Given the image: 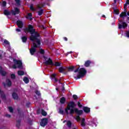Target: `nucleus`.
Instances as JSON below:
<instances>
[{
  "mask_svg": "<svg viewBox=\"0 0 129 129\" xmlns=\"http://www.w3.org/2000/svg\"><path fill=\"white\" fill-rule=\"evenodd\" d=\"M73 98L75 99H77V98H78V97H77V95H74L73 96Z\"/></svg>",
  "mask_w": 129,
  "mask_h": 129,
  "instance_id": "nucleus-40",
  "label": "nucleus"
},
{
  "mask_svg": "<svg viewBox=\"0 0 129 129\" xmlns=\"http://www.w3.org/2000/svg\"><path fill=\"white\" fill-rule=\"evenodd\" d=\"M67 125L69 127H71V125L72 124V123H71V121H68L67 122Z\"/></svg>",
  "mask_w": 129,
  "mask_h": 129,
  "instance_id": "nucleus-21",
  "label": "nucleus"
},
{
  "mask_svg": "<svg viewBox=\"0 0 129 129\" xmlns=\"http://www.w3.org/2000/svg\"><path fill=\"white\" fill-rule=\"evenodd\" d=\"M126 16H129V11L127 12V15L125 12H122L120 14V18H124V17H126Z\"/></svg>",
  "mask_w": 129,
  "mask_h": 129,
  "instance_id": "nucleus-10",
  "label": "nucleus"
},
{
  "mask_svg": "<svg viewBox=\"0 0 129 129\" xmlns=\"http://www.w3.org/2000/svg\"><path fill=\"white\" fill-rule=\"evenodd\" d=\"M42 7H43V5H41V6L38 5L37 6V10H40L41 9V8H42Z\"/></svg>",
  "mask_w": 129,
  "mask_h": 129,
  "instance_id": "nucleus-41",
  "label": "nucleus"
},
{
  "mask_svg": "<svg viewBox=\"0 0 129 129\" xmlns=\"http://www.w3.org/2000/svg\"><path fill=\"white\" fill-rule=\"evenodd\" d=\"M4 44H5V45H10V42H9V41L7 40H4Z\"/></svg>",
  "mask_w": 129,
  "mask_h": 129,
  "instance_id": "nucleus-27",
  "label": "nucleus"
},
{
  "mask_svg": "<svg viewBox=\"0 0 129 129\" xmlns=\"http://www.w3.org/2000/svg\"><path fill=\"white\" fill-rule=\"evenodd\" d=\"M6 116H7V117H11V115L7 114V115H6Z\"/></svg>",
  "mask_w": 129,
  "mask_h": 129,
  "instance_id": "nucleus-47",
  "label": "nucleus"
},
{
  "mask_svg": "<svg viewBox=\"0 0 129 129\" xmlns=\"http://www.w3.org/2000/svg\"><path fill=\"white\" fill-rule=\"evenodd\" d=\"M0 74L2 75V76H5L7 73L4 71H2V68H0Z\"/></svg>",
  "mask_w": 129,
  "mask_h": 129,
  "instance_id": "nucleus-14",
  "label": "nucleus"
},
{
  "mask_svg": "<svg viewBox=\"0 0 129 129\" xmlns=\"http://www.w3.org/2000/svg\"><path fill=\"white\" fill-rule=\"evenodd\" d=\"M55 77H56L55 74H53L51 76L52 79L54 80V82H57L58 80H57V79H56Z\"/></svg>",
  "mask_w": 129,
  "mask_h": 129,
  "instance_id": "nucleus-13",
  "label": "nucleus"
},
{
  "mask_svg": "<svg viewBox=\"0 0 129 129\" xmlns=\"http://www.w3.org/2000/svg\"><path fill=\"white\" fill-rule=\"evenodd\" d=\"M40 54H44V53H45V51H44V50L43 49H40Z\"/></svg>",
  "mask_w": 129,
  "mask_h": 129,
  "instance_id": "nucleus-34",
  "label": "nucleus"
},
{
  "mask_svg": "<svg viewBox=\"0 0 129 129\" xmlns=\"http://www.w3.org/2000/svg\"><path fill=\"white\" fill-rule=\"evenodd\" d=\"M0 94L1 95L2 98H5V97H6V96L5 95V94H4V92L1 91V90H0Z\"/></svg>",
  "mask_w": 129,
  "mask_h": 129,
  "instance_id": "nucleus-18",
  "label": "nucleus"
},
{
  "mask_svg": "<svg viewBox=\"0 0 129 129\" xmlns=\"http://www.w3.org/2000/svg\"><path fill=\"white\" fill-rule=\"evenodd\" d=\"M44 58L45 59L44 64H45V65H50L51 66H53V65H54V66H60V63L58 62H55L54 63H53V61H52V59H51V58H48V57H46L45 56L44 57Z\"/></svg>",
  "mask_w": 129,
  "mask_h": 129,
  "instance_id": "nucleus-4",
  "label": "nucleus"
},
{
  "mask_svg": "<svg viewBox=\"0 0 129 129\" xmlns=\"http://www.w3.org/2000/svg\"><path fill=\"white\" fill-rule=\"evenodd\" d=\"M22 40L23 42H25L27 41V37L23 36L22 37Z\"/></svg>",
  "mask_w": 129,
  "mask_h": 129,
  "instance_id": "nucleus-26",
  "label": "nucleus"
},
{
  "mask_svg": "<svg viewBox=\"0 0 129 129\" xmlns=\"http://www.w3.org/2000/svg\"><path fill=\"white\" fill-rule=\"evenodd\" d=\"M27 19H29V20H32V14L29 13L27 17Z\"/></svg>",
  "mask_w": 129,
  "mask_h": 129,
  "instance_id": "nucleus-22",
  "label": "nucleus"
},
{
  "mask_svg": "<svg viewBox=\"0 0 129 129\" xmlns=\"http://www.w3.org/2000/svg\"><path fill=\"white\" fill-rule=\"evenodd\" d=\"M125 34H126V37H127V38H129V32L126 31Z\"/></svg>",
  "mask_w": 129,
  "mask_h": 129,
  "instance_id": "nucleus-39",
  "label": "nucleus"
},
{
  "mask_svg": "<svg viewBox=\"0 0 129 129\" xmlns=\"http://www.w3.org/2000/svg\"><path fill=\"white\" fill-rule=\"evenodd\" d=\"M15 2L18 6H20V0H15Z\"/></svg>",
  "mask_w": 129,
  "mask_h": 129,
  "instance_id": "nucleus-37",
  "label": "nucleus"
},
{
  "mask_svg": "<svg viewBox=\"0 0 129 129\" xmlns=\"http://www.w3.org/2000/svg\"><path fill=\"white\" fill-rule=\"evenodd\" d=\"M8 108L10 112H13V108L12 107H9Z\"/></svg>",
  "mask_w": 129,
  "mask_h": 129,
  "instance_id": "nucleus-38",
  "label": "nucleus"
},
{
  "mask_svg": "<svg viewBox=\"0 0 129 129\" xmlns=\"http://www.w3.org/2000/svg\"><path fill=\"white\" fill-rule=\"evenodd\" d=\"M24 31L25 33L29 32L31 34L30 40L33 42V44L30 50V52L31 55H33L36 52V48L40 47V45H41V40H40L39 33L36 32V30L33 28V26L31 25H29L28 28H26Z\"/></svg>",
  "mask_w": 129,
  "mask_h": 129,
  "instance_id": "nucleus-1",
  "label": "nucleus"
},
{
  "mask_svg": "<svg viewBox=\"0 0 129 129\" xmlns=\"http://www.w3.org/2000/svg\"><path fill=\"white\" fill-rule=\"evenodd\" d=\"M4 85L5 87H10L12 85V82L10 80H7L6 83H4Z\"/></svg>",
  "mask_w": 129,
  "mask_h": 129,
  "instance_id": "nucleus-9",
  "label": "nucleus"
},
{
  "mask_svg": "<svg viewBox=\"0 0 129 129\" xmlns=\"http://www.w3.org/2000/svg\"><path fill=\"white\" fill-rule=\"evenodd\" d=\"M48 123V119L47 118H43L41 120L40 125L41 126H45Z\"/></svg>",
  "mask_w": 129,
  "mask_h": 129,
  "instance_id": "nucleus-8",
  "label": "nucleus"
},
{
  "mask_svg": "<svg viewBox=\"0 0 129 129\" xmlns=\"http://www.w3.org/2000/svg\"><path fill=\"white\" fill-rule=\"evenodd\" d=\"M66 122V121H63V122Z\"/></svg>",
  "mask_w": 129,
  "mask_h": 129,
  "instance_id": "nucleus-52",
  "label": "nucleus"
},
{
  "mask_svg": "<svg viewBox=\"0 0 129 129\" xmlns=\"http://www.w3.org/2000/svg\"><path fill=\"white\" fill-rule=\"evenodd\" d=\"M83 110L86 112V113H88L90 111V108L87 107H84L83 108Z\"/></svg>",
  "mask_w": 129,
  "mask_h": 129,
  "instance_id": "nucleus-12",
  "label": "nucleus"
},
{
  "mask_svg": "<svg viewBox=\"0 0 129 129\" xmlns=\"http://www.w3.org/2000/svg\"><path fill=\"white\" fill-rule=\"evenodd\" d=\"M126 5H129V0H127L126 2V4L124 5V10H126Z\"/></svg>",
  "mask_w": 129,
  "mask_h": 129,
  "instance_id": "nucleus-25",
  "label": "nucleus"
},
{
  "mask_svg": "<svg viewBox=\"0 0 129 129\" xmlns=\"http://www.w3.org/2000/svg\"><path fill=\"white\" fill-rule=\"evenodd\" d=\"M12 96L14 99H18L19 98V96L16 93H13Z\"/></svg>",
  "mask_w": 129,
  "mask_h": 129,
  "instance_id": "nucleus-15",
  "label": "nucleus"
},
{
  "mask_svg": "<svg viewBox=\"0 0 129 129\" xmlns=\"http://www.w3.org/2000/svg\"><path fill=\"white\" fill-rule=\"evenodd\" d=\"M19 13L20 10H19V9H18L17 8H14V10H12L11 12H9L8 10L4 11V15H5L6 16H10L11 14H12V15L16 16V15H18V14Z\"/></svg>",
  "mask_w": 129,
  "mask_h": 129,
  "instance_id": "nucleus-6",
  "label": "nucleus"
},
{
  "mask_svg": "<svg viewBox=\"0 0 129 129\" xmlns=\"http://www.w3.org/2000/svg\"><path fill=\"white\" fill-rule=\"evenodd\" d=\"M76 120H77V121H80V117L79 116H77L76 117Z\"/></svg>",
  "mask_w": 129,
  "mask_h": 129,
  "instance_id": "nucleus-32",
  "label": "nucleus"
},
{
  "mask_svg": "<svg viewBox=\"0 0 129 129\" xmlns=\"http://www.w3.org/2000/svg\"><path fill=\"white\" fill-rule=\"evenodd\" d=\"M18 75L22 76V75H24V74H25V73L24 72V71H19L18 72Z\"/></svg>",
  "mask_w": 129,
  "mask_h": 129,
  "instance_id": "nucleus-20",
  "label": "nucleus"
},
{
  "mask_svg": "<svg viewBox=\"0 0 129 129\" xmlns=\"http://www.w3.org/2000/svg\"><path fill=\"white\" fill-rule=\"evenodd\" d=\"M35 93H36V94H37V95H40V92H39L38 91H35Z\"/></svg>",
  "mask_w": 129,
  "mask_h": 129,
  "instance_id": "nucleus-43",
  "label": "nucleus"
},
{
  "mask_svg": "<svg viewBox=\"0 0 129 129\" xmlns=\"http://www.w3.org/2000/svg\"><path fill=\"white\" fill-rule=\"evenodd\" d=\"M41 114H42V115L44 116H46V115H47V112L44 111V110L41 109Z\"/></svg>",
  "mask_w": 129,
  "mask_h": 129,
  "instance_id": "nucleus-19",
  "label": "nucleus"
},
{
  "mask_svg": "<svg viewBox=\"0 0 129 129\" xmlns=\"http://www.w3.org/2000/svg\"><path fill=\"white\" fill-rule=\"evenodd\" d=\"M78 105L79 107H81V106H82V105H81V104H80V102H78Z\"/></svg>",
  "mask_w": 129,
  "mask_h": 129,
  "instance_id": "nucleus-44",
  "label": "nucleus"
},
{
  "mask_svg": "<svg viewBox=\"0 0 129 129\" xmlns=\"http://www.w3.org/2000/svg\"><path fill=\"white\" fill-rule=\"evenodd\" d=\"M17 26H18V27L19 28H22L23 27V22L20 20H18L17 22Z\"/></svg>",
  "mask_w": 129,
  "mask_h": 129,
  "instance_id": "nucleus-11",
  "label": "nucleus"
},
{
  "mask_svg": "<svg viewBox=\"0 0 129 129\" xmlns=\"http://www.w3.org/2000/svg\"><path fill=\"white\" fill-rule=\"evenodd\" d=\"M43 14V10L41 9L40 10L38 11V15L41 16V15Z\"/></svg>",
  "mask_w": 129,
  "mask_h": 129,
  "instance_id": "nucleus-29",
  "label": "nucleus"
},
{
  "mask_svg": "<svg viewBox=\"0 0 129 129\" xmlns=\"http://www.w3.org/2000/svg\"><path fill=\"white\" fill-rule=\"evenodd\" d=\"M92 126H96V125L95 124V122H93Z\"/></svg>",
  "mask_w": 129,
  "mask_h": 129,
  "instance_id": "nucleus-45",
  "label": "nucleus"
},
{
  "mask_svg": "<svg viewBox=\"0 0 129 129\" xmlns=\"http://www.w3.org/2000/svg\"><path fill=\"white\" fill-rule=\"evenodd\" d=\"M90 64V61L88 60L85 62V66L86 67H88V66H89Z\"/></svg>",
  "mask_w": 129,
  "mask_h": 129,
  "instance_id": "nucleus-24",
  "label": "nucleus"
},
{
  "mask_svg": "<svg viewBox=\"0 0 129 129\" xmlns=\"http://www.w3.org/2000/svg\"><path fill=\"white\" fill-rule=\"evenodd\" d=\"M74 106H75V104L74 103V102H71L68 105V106L65 110L67 114H69V113L68 110H70V113H71V114H72V113H74V112H76L77 114L79 115L82 114V113H83V110H79L77 108H74Z\"/></svg>",
  "mask_w": 129,
  "mask_h": 129,
  "instance_id": "nucleus-2",
  "label": "nucleus"
},
{
  "mask_svg": "<svg viewBox=\"0 0 129 129\" xmlns=\"http://www.w3.org/2000/svg\"><path fill=\"white\" fill-rule=\"evenodd\" d=\"M126 27H127V24H126L125 22L120 21L118 24V29H125Z\"/></svg>",
  "mask_w": 129,
  "mask_h": 129,
  "instance_id": "nucleus-7",
  "label": "nucleus"
},
{
  "mask_svg": "<svg viewBox=\"0 0 129 129\" xmlns=\"http://www.w3.org/2000/svg\"><path fill=\"white\" fill-rule=\"evenodd\" d=\"M74 68H75V67L74 66H72V67H70L69 69V70H74Z\"/></svg>",
  "mask_w": 129,
  "mask_h": 129,
  "instance_id": "nucleus-36",
  "label": "nucleus"
},
{
  "mask_svg": "<svg viewBox=\"0 0 129 129\" xmlns=\"http://www.w3.org/2000/svg\"><path fill=\"white\" fill-rule=\"evenodd\" d=\"M127 21H129V17L127 18Z\"/></svg>",
  "mask_w": 129,
  "mask_h": 129,
  "instance_id": "nucleus-50",
  "label": "nucleus"
},
{
  "mask_svg": "<svg viewBox=\"0 0 129 129\" xmlns=\"http://www.w3.org/2000/svg\"><path fill=\"white\" fill-rule=\"evenodd\" d=\"M59 113H60V114H63V110L59 109Z\"/></svg>",
  "mask_w": 129,
  "mask_h": 129,
  "instance_id": "nucleus-42",
  "label": "nucleus"
},
{
  "mask_svg": "<svg viewBox=\"0 0 129 129\" xmlns=\"http://www.w3.org/2000/svg\"><path fill=\"white\" fill-rule=\"evenodd\" d=\"M23 81L25 82V83H29V79H28L27 77H24L23 79Z\"/></svg>",
  "mask_w": 129,
  "mask_h": 129,
  "instance_id": "nucleus-17",
  "label": "nucleus"
},
{
  "mask_svg": "<svg viewBox=\"0 0 129 129\" xmlns=\"http://www.w3.org/2000/svg\"><path fill=\"white\" fill-rule=\"evenodd\" d=\"M64 40L65 41H67V37H64Z\"/></svg>",
  "mask_w": 129,
  "mask_h": 129,
  "instance_id": "nucleus-48",
  "label": "nucleus"
},
{
  "mask_svg": "<svg viewBox=\"0 0 129 129\" xmlns=\"http://www.w3.org/2000/svg\"><path fill=\"white\" fill-rule=\"evenodd\" d=\"M102 17V18H105V15H103Z\"/></svg>",
  "mask_w": 129,
  "mask_h": 129,
  "instance_id": "nucleus-49",
  "label": "nucleus"
},
{
  "mask_svg": "<svg viewBox=\"0 0 129 129\" xmlns=\"http://www.w3.org/2000/svg\"><path fill=\"white\" fill-rule=\"evenodd\" d=\"M74 72L76 73L74 75V78H75V79H79L81 78V77H83V76L86 74V70L84 68H81L80 70L79 68H78Z\"/></svg>",
  "mask_w": 129,
  "mask_h": 129,
  "instance_id": "nucleus-3",
  "label": "nucleus"
},
{
  "mask_svg": "<svg viewBox=\"0 0 129 129\" xmlns=\"http://www.w3.org/2000/svg\"><path fill=\"white\" fill-rule=\"evenodd\" d=\"M114 13L116 14V15H118L119 14V12H118V10L117 9H114Z\"/></svg>",
  "mask_w": 129,
  "mask_h": 129,
  "instance_id": "nucleus-28",
  "label": "nucleus"
},
{
  "mask_svg": "<svg viewBox=\"0 0 129 129\" xmlns=\"http://www.w3.org/2000/svg\"><path fill=\"white\" fill-rule=\"evenodd\" d=\"M3 7H6L7 6V2L6 1H4L2 3Z\"/></svg>",
  "mask_w": 129,
  "mask_h": 129,
  "instance_id": "nucleus-33",
  "label": "nucleus"
},
{
  "mask_svg": "<svg viewBox=\"0 0 129 129\" xmlns=\"http://www.w3.org/2000/svg\"><path fill=\"white\" fill-rule=\"evenodd\" d=\"M59 72H63L64 71V69L63 67H60L59 68Z\"/></svg>",
  "mask_w": 129,
  "mask_h": 129,
  "instance_id": "nucleus-31",
  "label": "nucleus"
},
{
  "mask_svg": "<svg viewBox=\"0 0 129 129\" xmlns=\"http://www.w3.org/2000/svg\"><path fill=\"white\" fill-rule=\"evenodd\" d=\"M81 125L82 126H85V119L82 118L81 121Z\"/></svg>",
  "mask_w": 129,
  "mask_h": 129,
  "instance_id": "nucleus-16",
  "label": "nucleus"
},
{
  "mask_svg": "<svg viewBox=\"0 0 129 129\" xmlns=\"http://www.w3.org/2000/svg\"><path fill=\"white\" fill-rule=\"evenodd\" d=\"M11 78L12 79H15V78H16V75H15L14 74H12L11 75Z\"/></svg>",
  "mask_w": 129,
  "mask_h": 129,
  "instance_id": "nucleus-35",
  "label": "nucleus"
},
{
  "mask_svg": "<svg viewBox=\"0 0 129 129\" xmlns=\"http://www.w3.org/2000/svg\"><path fill=\"white\" fill-rule=\"evenodd\" d=\"M2 58V55H0V59Z\"/></svg>",
  "mask_w": 129,
  "mask_h": 129,
  "instance_id": "nucleus-51",
  "label": "nucleus"
},
{
  "mask_svg": "<svg viewBox=\"0 0 129 129\" xmlns=\"http://www.w3.org/2000/svg\"><path fill=\"white\" fill-rule=\"evenodd\" d=\"M13 62L14 64L12 68L14 69H16V68L23 69V63H22V61L14 59Z\"/></svg>",
  "mask_w": 129,
  "mask_h": 129,
  "instance_id": "nucleus-5",
  "label": "nucleus"
},
{
  "mask_svg": "<svg viewBox=\"0 0 129 129\" xmlns=\"http://www.w3.org/2000/svg\"><path fill=\"white\" fill-rule=\"evenodd\" d=\"M16 32H21V30H20L19 28H17L16 29Z\"/></svg>",
  "mask_w": 129,
  "mask_h": 129,
  "instance_id": "nucleus-46",
  "label": "nucleus"
},
{
  "mask_svg": "<svg viewBox=\"0 0 129 129\" xmlns=\"http://www.w3.org/2000/svg\"><path fill=\"white\" fill-rule=\"evenodd\" d=\"M30 10H31V11H36V9L34 8V7L33 6V5H31L30 6Z\"/></svg>",
  "mask_w": 129,
  "mask_h": 129,
  "instance_id": "nucleus-30",
  "label": "nucleus"
},
{
  "mask_svg": "<svg viewBox=\"0 0 129 129\" xmlns=\"http://www.w3.org/2000/svg\"><path fill=\"white\" fill-rule=\"evenodd\" d=\"M65 100L66 99L64 97H61L60 100V103H64L65 102Z\"/></svg>",
  "mask_w": 129,
  "mask_h": 129,
  "instance_id": "nucleus-23",
  "label": "nucleus"
}]
</instances>
